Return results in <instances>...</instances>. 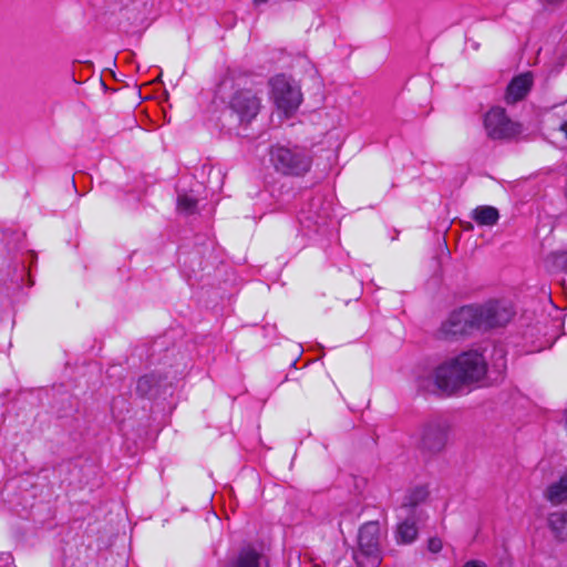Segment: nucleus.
Returning a JSON list of instances; mask_svg holds the SVG:
<instances>
[{
    "instance_id": "9d476101",
    "label": "nucleus",
    "mask_w": 567,
    "mask_h": 567,
    "mask_svg": "<svg viewBox=\"0 0 567 567\" xmlns=\"http://www.w3.org/2000/svg\"><path fill=\"white\" fill-rule=\"evenodd\" d=\"M533 85V74L526 72L515 76L508 84L506 90L505 100L507 103H516L523 100Z\"/></svg>"
},
{
    "instance_id": "b1692460",
    "label": "nucleus",
    "mask_w": 567,
    "mask_h": 567,
    "mask_svg": "<svg viewBox=\"0 0 567 567\" xmlns=\"http://www.w3.org/2000/svg\"><path fill=\"white\" fill-rule=\"evenodd\" d=\"M269 0H252V3L255 6H260L267 3Z\"/></svg>"
},
{
    "instance_id": "423d86ee",
    "label": "nucleus",
    "mask_w": 567,
    "mask_h": 567,
    "mask_svg": "<svg viewBox=\"0 0 567 567\" xmlns=\"http://www.w3.org/2000/svg\"><path fill=\"white\" fill-rule=\"evenodd\" d=\"M484 130L493 141H511L522 133V125L511 120L505 109L492 107L483 118Z\"/></svg>"
},
{
    "instance_id": "1a4fd4ad",
    "label": "nucleus",
    "mask_w": 567,
    "mask_h": 567,
    "mask_svg": "<svg viewBox=\"0 0 567 567\" xmlns=\"http://www.w3.org/2000/svg\"><path fill=\"white\" fill-rule=\"evenodd\" d=\"M475 307L481 330L505 326L514 316L512 307L502 301H491Z\"/></svg>"
},
{
    "instance_id": "0eeeda50",
    "label": "nucleus",
    "mask_w": 567,
    "mask_h": 567,
    "mask_svg": "<svg viewBox=\"0 0 567 567\" xmlns=\"http://www.w3.org/2000/svg\"><path fill=\"white\" fill-rule=\"evenodd\" d=\"M269 85L271 99L279 110L290 114L299 107L302 100L300 89L286 75L278 74L271 78Z\"/></svg>"
},
{
    "instance_id": "f8f14e48",
    "label": "nucleus",
    "mask_w": 567,
    "mask_h": 567,
    "mask_svg": "<svg viewBox=\"0 0 567 567\" xmlns=\"http://www.w3.org/2000/svg\"><path fill=\"white\" fill-rule=\"evenodd\" d=\"M544 497L554 506L567 504V468L557 482L547 486Z\"/></svg>"
},
{
    "instance_id": "f3484780",
    "label": "nucleus",
    "mask_w": 567,
    "mask_h": 567,
    "mask_svg": "<svg viewBox=\"0 0 567 567\" xmlns=\"http://www.w3.org/2000/svg\"><path fill=\"white\" fill-rule=\"evenodd\" d=\"M429 496V492L424 486H416L409 491L404 496L402 508L406 509L408 513L419 512L417 505L423 503Z\"/></svg>"
},
{
    "instance_id": "f03ea898",
    "label": "nucleus",
    "mask_w": 567,
    "mask_h": 567,
    "mask_svg": "<svg viewBox=\"0 0 567 567\" xmlns=\"http://www.w3.org/2000/svg\"><path fill=\"white\" fill-rule=\"evenodd\" d=\"M268 155L274 169L282 176L302 177L312 166L311 152L300 145L277 143L269 147Z\"/></svg>"
},
{
    "instance_id": "20e7f679",
    "label": "nucleus",
    "mask_w": 567,
    "mask_h": 567,
    "mask_svg": "<svg viewBox=\"0 0 567 567\" xmlns=\"http://www.w3.org/2000/svg\"><path fill=\"white\" fill-rule=\"evenodd\" d=\"M476 330H481L476 307L464 306L454 310L449 318L442 322L437 336L444 340H452L472 334Z\"/></svg>"
},
{
    "instance_id": "ddd939ff",
    "label": "nucleus",
    "mask_w": 567,
    "mask_h": 567,
    "mask_svg": "<svg viewBox=\"0 0 567 567\" xmlns=\"http://www.w3.org/2000/svg\"><path fill=\"white\" fill-rule=\"evenodd\" d=\"M320 205L321 198H312L309 203V212L301 209L298 219L303 227L310 229L312 226L324 224L327 214L318 210Z\"/></svg>"
},
{
    "instance_id": "dca6fc26",
    "label": "nucleus",
    "mask_w": 567,
    "mask_h": 567,
    "mask_svg": "<svg viewBox=\"0 0 567 567\" xmlns=\"http://www.w3.org/2000/svg\"><path fill=\"white\" fill-rule=\"evenodd\" d=\"M261 555L252 547L243 548L229 567H260Z\"/></svg>"
},
{
    "instance_id": "6e6552de",
    "label": "nucleus",
    "mask_w": 567,
    "mask_h": 567,
    "mask_svg": "<svg viewBox=\"0 0 567 567\" xmlns=\"http://www.w3.org/2000/svg\"><path fill=\"white\" fill-rule=\"evenodd\" d=\"M228 106L238 117L241 125H248L258 115L261 107V99L249 89L237 90L230 97Z\"/></svg>"
},
{
    "instance_id": "5701e85b",
    "label": "nucleus",
    "mask_w": 567,
    "mask_h": 567,
    "mask_svg": "<svg viewBox=\"0 0 567 567\" xmlns=\"http://www.w3.org/2000/svg\"><path fill=\"white\" fill-rule=\"evenodd\" d=\"M560 131L565 134L567 138V121L560 124Z\"/></svg>"
},
{
    "instance_id": "a211bd4d",
    "label": "nucleus",
    "mask_w": 567,
    "mask_h": 567,
    "mask_svg": "<svg viewBox=\"0 0 567 567\" xmlns=\"http://www.w3.org/2000/svg\"><path fill=\"white\" fill-rule=\"evenodd\" d=\"M158 380L154 374H145L138 378L136 383V392L141 396H146L151 393L155 385H157Z\"/></svg>"
},
{
    "instance_id": "9b49d317",
    "label": "nucleus",
    "mask_w": 567,
    "mask_h": 567,
    "mask_svg": "<svg viewBox=\"0 0 567 567\" xmlns=\"http://www.w3.org/2000/svg\"><path fill=\"white\" fill-rule=\"evenodd\" d=\"M423 512L408 513V516L398 525L395 532L396 542L399 544H411L417 538L419 529L416 522L421 520Z\"/></svg>"
},
{
    "instance_id": "aec40b11",
    "label": "nucleus",
    "mask_w": 567,
    "mask_h": 567,
    "mask_svg": "<svg viewBox=\"0 0 567 567\" xmlns=\"http://www.w3.org/2000/svg\"><path fill=\"white\" fill-rule=\"evenodd\" d=\"M442 547H443V544H442L441 538H439V537H432L427 542V549L433 554L440 553Z\"/></svg>"
},
{
    "instance_id": "412c9836",
    "label": "nucleus",
    "mask_w": 567,
    "mask_h": 567,
    "mask_svg": "<svg viewBox=\"0 0 567 567\" xmlns=\"http://www.w3.org/2000/svg\"><path fill=\"white\" fill-rule=\"evenodd\" d=\"M555 264L564 271H567V251L556 252L554 255Z\"/></svg>"
},
{
    "instance_id": "4468645a",
    "label": "nucleus",
    "mask_w": 567,
    "mask_h": 567,
    "mask_svg": "<svg viewBox=\"0 0 567 567\" xmlns=\"http://www.w3.org/2000/svg\"><path fill=\"white\" fill-rule=\"evenodd\" d=\"M472 218L476 221L480 226H494L498 223L499 219V213L498 209L494 206L488 205H482L477 206L472 212Z\"/></svg>"
},
{
    "instance_id": "6ab92c4d",
    "label": "nucleus",
    "mask_w": 567,
    "mask_h": 567,
    "mask_svg": "<svg viewBox=\"0 0 567 567\" xmlns=\"http://www.w3.org/2000/svg\"><path fill=\"white\" fill-rule=\"evenodd\" d=\"M197 202L187 196V195H179L177 199V206L178 209L190 213L195 209Z\"/></svg>"
},
{
    "instance_id": "2eb2a0df",
    "label": "nucleus",
    "mask_w": 567,
    "mask_h": 567,
    "mask_svg": "<svg viewBox=\"0 0 567 567\" xmlns=\"http://www.w3.org/2000/svg\"><path fill=\"white\" fill-rule=\"evenodd\" d=\"M548 527L554 537L559 542L567 540V512L551 513L547 519Z\"/></svg>"
},
{
    "instance_id": "4be33fe9",
    "label": "nucleus",
    "mask_w": 567,
    "mask_h": 567,
    "mask_svg": "<svg viewBox=\"0 0 567 567\" xmlns=\"http://www.w3.org/2000/svg\"><path fill=\"white\" fill-rule=\"evenodd\" d=\"M462 567H487V565L482 560L471 559L467 560Z\"/></svg>"
},
{
    "instance_id": "7ed1b4c3",
    "label": "nucleus",
    "mask_w": 567,
    "mask_h": 567,
    "mask_svg": "<svg viewBox=\"0 0 567 567\" xmlns=\"http://www.w3.org/2000/svg\"><path fill=\"white\" fill-rule=\"evenodd\" d=\"M359 550L354 554L361 567H378L381 563V526L378 520L363 524L358 535Z\"/></svg>"
},
{
    "instance_id": "39448f33",
    "label": "nucleus",
    "mask_w": 567,
    "mask_h": 567,
    "mask_svg": "<svg viewBox=\"0 0 567 567\" xmlns=\"http://www.w3.org/2000/svg\"><path fill=\"white\" fill-rule=\"evenodd\" d=\"M450 426L445 420L433 419L419 431L416 447L424 456H434L443 452L447 443Z\"/></svg>"
},
{
    "instance_id": "f257e3e1",
    "label": "nucleus",
    "mask_w": 567,
    "mask_h": 567,
    "mask_svg": "<svg viewBox=\"0 0 567 567\" xmlns=\"http://www.w3.org/2000/svg\"><path fill=\"white\" fill-rule=\"evenodd\" d=\"M486 373L484 357L477 351L463 352L437 365L420 388L426 392L451 395L463 385L481 380Z\"/></svg>"
}]
</instances>
